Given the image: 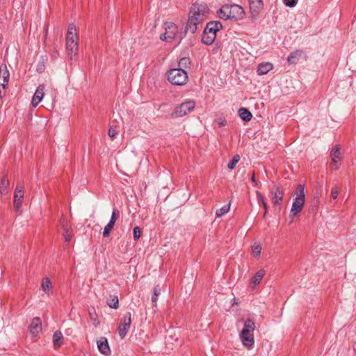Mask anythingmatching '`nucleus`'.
<instances>
[{
	"label": "nucleus",
	"instance_id": "6e6552de",
	"mask_svg": "<svg viewBox=\"0 0 356 356\" xmlns=\"http://www.w3.org/2000/svg\"><path fill=\"white\" fill-rule=\"evenodd\" d=\"M131 314L130 312H127L122 319V323L119 325V327H118V333H119V335L120 337L122 339L124 338L129 328H130V325H131Z\"/></svg>",
	"mask_w": 356,
	"mask_h": 356
},
{
	"label": "nucleus",
	"instance_id": "473e14b6",
	"mask_svg": "<svg viewBox=\"0 0 356 356\" xmlns=\"http://www.w3.org/2000/svg\"><path fill=\"white\" fill-rule=\"evenodd\" d=\"M119 215H120L119 210L116 207H114L113 209L111 217V219L108 222H112V224L115 225L116 220H118V218L119 217Z\"/></svg>",
	"mask_w": 356,
	"mask_h": 356
},
{
	"label": "nucleus",
	"instance_id": "49530a36",
	"mask_svg": "<svg viewBox=\"0 0 356 356\" xmlns=\"http://www.w3.org/2000/svg\"><path fill=\"white\" fill-rule=\"evenodd\" d=\"M6 88H2L0 86V98L2 99L6 95Z\"/></svg>",
	"mask_w": 356,
	"mask_h": 356
},
{
	"label": "nucleus",
	"instance_id": "ea45409f",
	"mask_svg": "<svg viewBox=\"0 0 356 356\" xmlns=\"http://www.w3.org/2000/svg\"><path fill=\"white\" fill-rule=\"evenodd\" d=\"M133 237L135 241H137L140 237V229L139 227L136 226L134 228Z\"/></svg>",
	"mask_w": 356,
	"mask_h": 356
},
{
	"label": "nucleus",
	"instance_id": "a878e982",
	"mask_svg": "<svg viewBox=\"0 0 356 356\" xmlns=\"http://www.w3.org/2000/svg\"><path fill=\"white\" fill-rule=\"evenodd\" d=\"M0 77L3 79V83H8L10 74L6 65L0 67Z\"/></svg>",
	"mask_w": 356,
	"mask_h": 356
},
{
	"label": "nucleus",
	"instance_id": "20e7f679",
	"mask_svg": "<svg viewBox=\"0 0 356 356\" xmlns=\"http://www.w3.org/2000/svg\"><path fill=\"white\" fill-rule=\"evenodd\" d=\"M294 195L292 207L290 211L291 216H296L299 214L304 207L305 202V187L302 184H298L296 187Z\"/></svg>",
	"mask_w": 356,
	"mask_h": 356
},
{
	"label": "nucleus",
	"instance_id": "a211bd4d",
	"mask_svg": "<svg viewBox=\"0 0 356 356\" xmlns=\"http://www.w3.org/2000/svg\"><path fill=\"white\" fill-rule=\"evenodd\" d=\"M79 46L77 41L72 40L66 42V51L69 56L71 57L75 56L78 51Z\"/></svg>",
	"mask_w": 356,
	"mask_h": 356
},
{
	"label": "nucleus",
	"instance_id": "09e8293b",
	"mask_svg": "<svg viewBox=\"0 0 356 356\" xmlns=\"http://www.w3.org/2000/svg\"><path fill=\"white\" fill-rule=\"evenodd\" d=\"M218 124H219L220 127H224L226 124V121L225 120H220V121L218 122Z\"/></svg>",
	"mask_w": 356,
	"mask_h": 356
},
{
	"label": "nucleus",
	"instance_id": "f257e3e1",
	"mask_svg": "<svg viewBox=\"0 0 356 356\" xmlns=\"http://www.w3.org/2000/svg\"><path fill=\"white\" fill-rule=\"evenodd\" d=\"M218 17L223 20H241L245 16L243 8L238 4H225L217 11Z\"/></svg>",
	"mask_w": 356,
	"mask_h": 356
},
{
	"label": "nucleus",
	"instance_id": "9b49d317",
	"mask_svg": "<svg viewBox=\"0 0 356 356\" xmlns=\"http://www.w3.org/2000/svg\"><path fill=\"white\" fill-rule=\"evenodd\" d=\"M250 10L251 14L253 17H256L259 10H261L263 8V1L262 0H248Z\"/></svg>",
	"mask_w": 356,
	"mask_h": 356
},
{
	"label": "nucleus",
	"instance_id": "58836bf2",
	"mask_svg": "<svg viewBox=\"0 0 356 356\" xmlns=\"http://www.w3.org/2000/svg\"><path fill=\"white\" fill-rule=\"evenodd\" d=\"M119 131L118 129L113 127H110L108 131V135L109 137H111L112 139L115 138L116 136L118 134Z\"/></svg>",
	"mask_w": 356,
	"mask_h": 356
},
{
	"label": "nucleus",
	"instance_id": "6ab92c4d",
	"mask_svg": "<svg viewBox=\"0 0 356 356\" xmlns=\"http://www.w3.org/2000/svg\"><path fill=\"white\" fill-rule=\"evenodd\" d=\"M216 38V33H209L207 31L204 30L202 41L207 45H211L214 42Z\"/></svg>",
	"mask_w": 356,
	"mask_h": 356
},
{
	"label": "nucleus",
	"instance_id": "7ed1b4c3",
	"mask_svg": "<svg viewBox=\"0 0 356 356\" xmlns=\"http://www.w3.org/2000/svg\"><path fill=\"white\" fill-rule=\"evenodd\" d=\"M255 329V323L253 320L248 318L244 322L243 328L240 332V338L242 344L248 348H250L254 343V339L253 336V332Z\"/></svg>",
	"mask_w": 356,
	"mask_h": 356
},
{
	"label": "nucleus",
	"instance_id": "9d476101",
	"mask_svg": "<svg viewBox=\"0 0 356 356\" xmlns=\"http://www.w3.org/2000/svg\"><path fill=\"white\" fill-rule=\"evenodd\" d=\"M44 86L39 85L37 88L31 100V105L33 107H36L40 102L42 100L44 95Z\"/></svg>",
	"mask_w": 356,
	"mask_h": 356
},
{
	"label": "nucleus",
	"instance_id": "c85d7f7f",
	"mask_svg": "<svg viewBox=\"0 0 356 356\" xmlns=\"http://www.w3.org/2000/svg\"><path fill=\"white\" fill-rule=\"evenodd\" d=\"M179 67L184 70L189 68L191 65V60L188 57L181 58L178 63Z\"/></svg>",
	"mask_w": 356,
	"mask_h": 356
},
{
	"label": "nucleus",
	"instance_id": "1a4fd4ad",
	"mask_svg": "<svg viewBox=\"0 0 356 356\" xmlns=\"http://www.w3.org/2000/svg\"><path fill=\"white\" fill-rule=\"evenodd\" d=\"M270 195L274 206H280L284 197V191L278 186H275L270 191Z\"/></svg>",
	"mask_w": 356,
	"mask_h": 356
},
{
	"label": "nucleus",
	"instance_id": "79ce46f5",
	"mask_svg": "<svg viewBox=\"0 0 356 356\" xmlns=\"http://www.w3.org/2000/svg\"><path fill=\"white\" fill-rule=\"evenodd\" d=\"M257 199L259 203L264 204V202H266L265 200V197L262 195V194L258 191H256Z\"/></svg>",
	"mask_w": 356,
	"mask_h": 356
},
{
	"label": "nucleus",
	"instance_id": "de8ad7c7",
	"mask_svg": "<svg viewBox=\"0 0 356 356\" xmlns=\"http://www.w3.org/2000/svg\"><path fill=\"white\" fill-rule=\"evenodd\" d=\"M8 83H3V79L0 77V86L2 88H6Z\"/></svg>",
	"mask_w": 356,
	"mask_h": 356
},
{
	"label": "nucleus",
	"instance_id": "f704fd0d",
	"mask_svg": "<svg viewBox=\"0 0 356 356\" xmlns=\"http://www.w3.org/2000/svg\"><path fill=\"white\" fill-rule=\"evenodd\" d=\"M115 225L112 224V222H108V224L104 227L103 232L104 237H108L110 235V232L111 229L113 228Z\"/></svg>",
	"mask_w": 356,
	"mask_h": 356
},
{
	"label": "nucleus",
	"instance_id": "c9c22d12",
	"mask_svg": "<svg viewBox=\"0 0 356 356\" xmlns=\"http://www.w3.org/2000/svg\"><path fill=\"white\" fill-rule=\"evenodd\" d=\"M161 294V289L159 286H156L154 289V294L152 297V302L155 303L154 306L156 305V301L158 296Z\"/></svg>",
	"mask_w": 356,
	"mask_h": 356
},
{
	"label": "nucleus",
	"instance_id": "cd10ccee",
	"mask_svg": "<svg viewBox=\"0 0 356 356\" xmlns=\"http://www.w3.org/2000/svg\"><path fill=\"white\" fill-rule=\"evenodd\" d=\"M9 186V181L6 177H3L0 181V192L1 194L7 193V188Z\"/></svg>",
	"mask_w": 356,
	"mask_h": 356
},
{
	"label": "nucleus",
	"instance_id": "4c0bfd02",
	"mask_svg": "<svg viewBox=\"0 0 356 356\" xmlns=\"http://www.w3.org/2000/svg\"><path fill=\"white\" fill-rule=\"evenodd\" d=\"M252 252L256 257H258L260 256L261 247L259 244L254 243L252 245Z\"/></svg>",
	"mask_w": 356,
	"mask_h": 356
},
{
	"label": "nucleus",
	"instance_id": "f03ea898",
	"mask_svg": "<svg viewBox=\"0 0 356 356\" xmlns=\"http://www.w3.org/2000/svg\"><path fill=\"white\" fill-rule=\"evenodd\" d=\"M165 33L160 35V39L167 42L173 40H179V42L186 36V33L179 31V27L173 22H167L164 24Z\"/></svg>",
	"mask_w": 356,
	"mask_h": 356
},
{
	"label": "nucleus",
	"instance_id": "3c124183",
	"mask_svg": "<svg viewBox=\"0 0 356 356\" xmlns=\"http://www.w3.org/2000/svg\"><path fill=\"white\" fill-rule=\"evenodd\" d=\"M262 205L264 207V210L266 211V213H267V211H268L267 203L266 202H264V204H262Z\"/></svg>",
	"mask_w": 356,
	"mask_h": 356
},
{
	"label": "nucleus",
	"instance_id": "4468645a",
	"mask_svg": "<svg viewBox=\"0 0 356 356\" xmlns=\"http://www.w3.org/2000/svg\"><path fill=\"white\" fill-rule=\"evenodd\" d=\"M97 347L99 352L105 355H108L111 353L108 341L105 337H101L97 341Z\"/></svg>",
	"mask_w": 356,
	"mask_h": 356
},
{
	"label": "nucleus",
	"instance_id": "412c9836",
	"mask_svg": "<svg viewBox=\"0 0 356 356\" xmlns=\"http://www.w3.org/2000/svg\"><path fill=\"white\" fill-rule=\"evenodd\" d=\"M53 343L54 348H59L63 343V336L60 331H56L53 334Z\"/></svg>",
	"mask_w": 356,
	"mask_h": 356
},
{
	"label": "nucleus",
	"instance_id": "f3484780",
	"mask_svg": "<svg viewBox=\"0 0 356 356\" xmlns=\"http://www.w3.org/2000/svg\"><path fill=\"white\" fill-rule=\"evenodd\" d=\"M273 65L270 62L263 63L259 64L257 72L259 75H264L272 70Z\"/></svg>",
	"mask_w": 356,
	"mask_h": 356
},
{
	"label": "nucleus",
	"instance_id": "dca6fc26",
	"mask_svg": "<svg viewBox=\"0 0 356 356\" xmlns=\"http://www.w3.org/2000/svg\"><path fill=\"white\" fill-rule=\"evenodd\" d=\"M304 56V52L300 49H297L289 55L287 61L289 64H296L299 59Z\"/></svg>",
	"mask_w": 356,
	"mask_h": 356
},
{
	"label": "nucleus",
	"instance_id": "603ef678",
	"mask_svg": "<svg viewBox=\"0 0 356 356\" xmlns=\"http://www.w3.org/2000/svg\"><path fill=\"white\" fill-rule=\"evenodd\" d=\"M266 213H266V211H264V215H263V217H264V218L266 216Z\"/></svg>",
	"mask_w": 356,
	"mask_h": 356
},
{
	"label": "nucleus",
	"instance_id": "c03bdc74",
	"mask_svg": "<svg viewBox=\"0 0 356 356\" xmlns=\"http://www.w3.org/2000/svg\"><path fill=\"white\" fill-rule=\"evenodd\" d=\"M14 207L18 211L22 207V201H14Z\"/></svg>",
	"mask_w": 356,
	"mask_h": 356
},
{
	"label": "nucleus",
	"instance_id": "39448f33",
	"mask_svg": "<svg viewBox=\"0 0 356 356\" xmlns=\"http://www.w3.org/2000/svg\"><path fill=\"white\" fill-rule=\"evenodd\" d=\"M166 74L168 80L173 85L183 86L188 80L186 71L182 68L170 69Z\"/></svg>",
	"mask_w": 356,
	"mask_h": 356
},
{
	"label": "nucleus",
	"instance_id": "423d86ee",
	"mask_svg": "<svg viewBox=\"0 0 356 356\" xmlns=\"http://www.w3.org/2000/svg\"><path fill=\"white\" fill-rule=\"evenodd\" d=\"M209 14V9L207 5L195 3L191 7L189 16L202 22L207 18Z\"/></svg>",
	"mask_w": 356,
	"mask_h": 356
},
{
	"label": "nucleus",
	"instance_id": "2eb2a0df",
	"mask_svg": "<svg viewBox=\"0 0 356 356\" xmlns=\"http://www.w3.org/2000/svg\"><path fill=\"white\" fill-rule=\"evenodd\" d=\"M78 35L76 26L74 24H70L68 26L67 35H66V42H70L72 40H78Z\"/></svg>",
	"mask_w": 356,
	"mask_h": 356
},
{
	"label": "nucleus",
	"instance_id": "4be33fe9",
	"mask_svg": "<svg viewBox=\"0 0 356 356\" xmlns=\"http://www.w3.org/2000/svg\"><path fill=\"white\" fill-rule=\"evenodd\" d=\"M238 115L245 122H249L252 118L251 112L246 108H240L238 109Z\"/></svg>",
	"mask_w": 356,
	"mask_h": 356
},
{
	"label": "nucleus",
	"instance_id": "37998d69",
	"mask_svg": "<svg viewBox=\"0 0 356 356\" xmlns=\"http://www.w3.org/2000/svg\"><path fill=\"white\" fill-rule=\"evenodd\" d=\"M339 195V190L337 188H333L331 191V196L333 200L337 199Z\"/></svg>",
	"mask_w": 356,
	"mask_h": 356
},
{
	"label": "nucleus",
	"instance_id": "72a5a7b5",
	"mask_svg": "<svg viewBox=\"0 0 356 356\" xmlns=\"http://www.w3.org/2000/svg\"><path fill=\"white\" fill-rule=\"evenodd\" d=\"M63 228L64 229L63 236H64L65 241L66 242L70 241L72 239V232L64 225H63Z\"/></svg>",
	"mask_w": 356,
	"mask_h": 356
},
{
	"label": "nucleus",
	"instance_id": "b1692460",
	"mask_svg": "<svg viewBox=\"0 0 356 356\" xmlns=\"http://www.w3.org/2000/svg\"><path fill=\"white\" fill-rule=\"evenodd\" d=\"M197 29V26L195 24V22H193V19H191L190 16H188V22L186 25L185 31L184 33H187L188 31L194 33L196 32Z\"/></svg>",
	"mask_w": 356,
	"mask_h": 356
},
{
	"label": "nucleus",
	"instance_id": "2f4dec72",
	"mask_svg": "<svg viewBox=\"0 0 356 356\" xmlns=\"http://www.w3.org/2000/svg\"><path fill=\"white\" fill-rule=\"evenodd\" d=\"M89 315H90V320H91L94 327H98L99 325V321L97 318L95 311L94 309H93V311H90Z\"/></svg>",
	"mask_w": 356,
	"mask_h": 356
},
{
	"label": "nucleus",
	"instance_id": "e433bc0d",
	"mask_svg": "<svg viewBox=\"0 0 356 356\" xmlns=\"http://www.w3.org/2000/svg\"><path fill=\"white\" fill-rule=\"evenodd\" d=\"M239 160H240V156L238 154H236L233 157L232 160L229 163L228 168L230 170H233L235 168L236 163L239 161Z\"/></svg>",
	"mask_w": 356,
	"mask_h": 356
},
{
	"label": "nucleus",
	"instance_id": "a19ab883",
	"mask_svg": "<svg viewBox=\"0 0 356 356\" xmlns=\"http://www.w3.org/2000/svg\"><path fill=\"white\" fill-rule=\"evenodd\" d=\"M283 1L285 6L290 8L294 7L297 3L296 0H284Z\"/></svg>",
	"mask_w": 356,
	"mask_h": 356
},
{
	"label": "nucleus",
	"instance_id": "aec40b11",
	"mask_svg": "<svg viewBox=\"0 0 356 356\" xmlns=\"http://www.w3.org/2000/svg\"><path fill=\"white\" fill-rule=\"evenodd\" d=\"M330 157L332 163H337L341 161V152L340 147L339 145H335L332 147L330 152Z\"/></svg>",
	"mask_w": 356,
	"mask_h": 356
},
{
	"label": "nucleus",
	"instance_id": "bb28decb",
	"mask_svg": "<svg viewBox=\"0 0 356 356\" xmlns=\"http://www.w3.org/2000/svg\"><path fill=\"white\" fill-rule=\"evenodd\" d=\"M107 305L109 307L113 309H118L119 307V300L117 296H111L110 299L107 301Z\"/></svg>",
	"mask_w": 356,
	"mask_h": 356
},
{
	"label": "nucleus",
	"instance_id": "ddd939ff",
	"mask_svg": "<svg viewBox=\"0 0 356 356\" xmlns=\"http://www.w3.org/2000/svg\"><path fill=\"white\" fill-rule=\"evenodd\" d=\"M222 24L219 21H211L208 22L204 30L209 33H217L218 31L222 29Z\"/></svg>",
	"mask_w": 356,
	"mask_h": 356
},
{
	"label": "nucleus",
	"instance_id": "393cba45",
	"mask_svg": "<svg viewBox=\"0 0 356 356\" xmlns=\"http://www.w3.org/2000/svg\"><path fill=\"white\" fill-rule=\"evenodd\" d=\"M24 197L23 186L17 184L15 190L14 201H22Z\"/></svg>",
	"mask_w": 356,
	"mask_h": 356
},
{
	"label": "nucleus",
	"instance_id": "5701e85b",
	"mask_svg": "<svg viewBox=\"0 0 356 356\" xmlns=\"http://www.w3.org/2000/svg\"><path fill=\"white\" fill-rule=\"evenodd\" d=\"M264 275L265 270L263 269H260L255 273L252 280V284H253L252 288H254L255 286L261 282Z\"/></svg>",
	"mask_w": 356,
	"mask_h": 356
},
{
	"label": "nucleus",
	"instance_id": "8fccbe9b",
	"mask_svg": "<svg viewBox=\"0 0 356 356\" xmlns=\"http://www.w3.org/2000/svg\"><path fill=\"white\" fill-rule=\"evenodd\" d=\"M191 19H193V22H195V24L197 26L198 24H201L202 22H199V20L197 19V18H193L192 17H191Z\"/></svg>",
	"mask_w": 356,
	"mask_h": 356
},
{
	"label": "nucleus",
	"instance_id": "7c9ffc66",
	"mask_svg": "<svg viewBox=\"0 0 356 356\" xmlns=\"http://www.w3.org/2000/svg\"><path fill=\"white\" fill-rule=\"evenodd\" d=\"M229 209H230L229 204L224 205L220 209H218L216 210V216L222 217V216H224L225 213H227L229 211Z\"/></svg>",
	"mask_w": 356,
	"mask_h": 356
},
{
	"label": "nucleus",
	"instance_id": "f8f14e48",
	"mask_svg": "<svg viewBox=\"0 0 356 356\" xmlns=\"http://www.w3.org/2000/svg\"><path fill=\"white\" fill-rule=\"evenodd\" d=\"M30 332L33 336H36L42 330V323L38 317L33 318L29 327Z\"/></svg>",
	"mask_w": 356,
	"mask_h": 356
},
{
	"label": "nucleus",
	"instance_id": "a18cd8bd",
	"mask_svg": "<svg viewBox=\"0 0 356 356\" xmlns=\"http://www.w3.org/2000/svg\"><path fill=\"white\" fill-rule=\"evenodd\" d=\"M250 180L254 184V185L255 186H257L259 185V182L255 179L254 172L252 173V175L251 176V178H250Z\"/></svg>",
	"mask_w": 356,
	"mask_h": 356
},
{
	"label": "nucleus",
	"instance_id": "c756f323",
	"mask_svg": "<svg viewBox=\"0 0 356 356\" xmlns=\"http://www.w3.org/2000/svg\"><path fill=\"white\" fill-rule=\"evenodd\" d=\"M51 286V282L48 277L42 280L41 287L44 292H49Z\"/></svg>",
	"mask_w": 356,
	"mask_h": 356
},
{
	"label": "nucleus",
	"instance_id": "0eeeda50",
	"mask_svg": "<svg viewBox=\"0 0 356 356\" xmlns=\"http://www.w3.org/2000/svg\"><path fill=\"white\" fill-rule=\"evenodd\" d=\"M195 106V102L193 100L184 102L176 108L174 115L176 117H183L191 112Z\"/></svg>",
	"mask_w": 356,
	"mask_h": 356
}]
</instances>
